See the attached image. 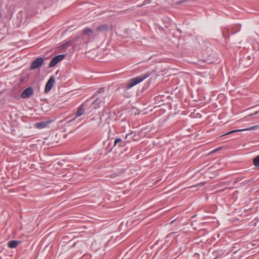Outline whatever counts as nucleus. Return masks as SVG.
Instances as JSON below:
<instances>
[{
  "instance_id": "obj_7",
  "label": "nucleus",
  "mask_w": 259,
  "mask_h": 259,
  "mask_svg": "<svg viewBox=\"0 0 259 259\" xmlns=\"http://www.w3.org/2000/svg\"><path fill=\"white\" fill-rule=\"evenodd\" d=\"M82 34L87 35L89 36L90 39H93L97 36H94V30H92L91 29L88 27L85 28L82 31Z\"/></svg>"
},
{
  "instance_id": "obj_1",
  "label": "nucleus",
  "mask_w": 259,
  "mask_h": 259,
  "mask_svg": "<svg viewBox=\"0 0 259 259\" xmlns=\"http://www.w3.org/2000/svg\"><path fill=\"white\" fill-rule=\"evenodd\" d=\"M150 75V73H147L146 74L142 75L135 78L131 79L128 83L126 85L125 89L128 90L134 85L138 84L139 83L143 81L145 79L147 78Z\"/></svg>"
},
{
  "instance_id": "obj_13",
  "label": "nucleus",
  "mask_w": 259,
  "mask_h": 259,
  "mask_svg": "<svg viewBox=\"0 0 259 259\" xmlns=\"http://www.w3.org/2000/svg\"><path fill=\"white\" fill-rule=\"evenodd\" d=\"M253 162L255 166H259V155L253 158Z\"/></svg>"
},
{
  "instance_id": "obj_15",
  "label": "nucleus",
  "mask_w": 259,
  "mask_h": 259,
  "mask_svg": "<svg viewBox=\"0 0 259 259\" xmlns=\"http://www.w3.org/2000/svg\"><path fill=\"white\" fill-rule=\"evenodd\" d=\"M135 136V134H134V132H131L130 134H128L125 136V139H127L128 138H133L134 140H135V139L134 138V137Z\"/></svg>"
},
{
  "instance_id": "obj_4",
  "label": "nucleus",
  "mask_w": 259,
  "mask_h": 259,
  "mask_svg": "<svg viewBox=\"0 0 259 259\" xmlns=\"http://www.w3.org/2000/svg\"><path fill=\"white\" fill-rule=\"evenodd\" d=\"M34 91L32 87H28L25 89L21 94V97L23 99H27L30 97L33 94Z\"/></svg>"
},
{
  "instance_id": "obj_11",
  "label": "nucleus",
  "mask_w": 259,
  "mask_h": 259,
  "mask_svg": "<svg viewBox=\"0 0 259 259\" xmlns=\"http://www.w3.org/2000/svg\"><path fill=\"white\" fill-rule=\"evenodd\" d=\"M18 244V242L16 240H11L9 242L8 245L11 248H15Z\"/></svg>"
},
{
  "instance_id": "obj_2",
  "label": "nucleus",
  "mask_w": 259,
  "mask_h": 259,
  "mask_svg": "<svg viewBox=\"0 0 259 259\" xmlns=\"http://www.w3.org/2000/svg\"><path fill=\"white\" fill-rule=\"evenodd\" d=\"M109 29V26L106 24L99 25L94 30V36H98L99 33L107 32Z\"/></svg>"
},
{
  "instance_id": "obj_9",
  "label": "nucleus",
  "mask_w": 259,
  "mask_h": 259,
  "mask_svg": "<svg viewBox=\"0 0 259 259\" xmlns=\"http://www.w3.org/2000/svg\"><path fill=\"white\" fill-rule=\"evenodd\" d=\"M84 113V110L83 108V106L81 105L79 107L75 115V118L73 119L74 120L76 118L80 116L81 115H83Z\"/></svg>"
},
{
  "instance_id": "obj_16",
  "label": "nucleus",
  "mask_w": 259,
  "mask_h": 259,
  "mask_svg": "<svg viewBox=\"0 0 259 259\" xmlns=\"http://www.w3.org/2000/svg\"><path fill=\"white\" fill-rule=\"evenodd\" d=\"M70 41H68V42H67L65 44H64L62 46L63 48H66L68 47H69L70 46Z\"/></svg>"
},
{
  "instance_id": "obj_18",
  "label": "nucleus",
  "mask_w": 259,
  "mask_h": 259,
  "mask_svg": "<svg viewBox=\"0 0 259 259\" xmlns=\"http://www.w3.org/2000/svg\"><path fill=\"white\" fill-rule=\"evenodd\" d=\"M104 91V89L103 88H100L98 91H97V93H102Z\"/></svg>"
},
{
  "instance_id": "obj_20",
  "label": "nucleus",
  "mask_w": 259,
  "mask_h": 259,
  "mask_svg": "<svg viewBox=\"0 0 259 259\" xmlns=\"http://www.w3.org/2000/svg\"><path fill=\"white\" fill-rule=\"evenodd\" d=\"M258 113H259V110H258V111H256V112L254 113V115H256V114H258Z\"/></svg>"
},
{
  "instance_id": "obj_8",
  "label": "nucleus",
  "mask_w": 259,
  "mask_h": 259,
  "mask_svg": "<svg viewBox=\"0 0 259 259\" xmlns=\"http://www.w3.org/2000/svg\"><path fill=\"white\" fill-rule=\"evenodd\" d=\"M258 127V125H255V126H253L250 127L246 128V129L233 130V131H230V132L226 133V134L223 135V136L227 135H228V134H231L233 133L237 132H240V131H250V130H255L256 128H257Z\"/></svg>"
},
{
  "instance_id": "obj_6",
  "label": "nucleus",
  "mask_w": 259,
  "mask_h": 259,
  "mask_svg": "<svg viewBox=\"0 0 259 259\" xmlns=\"http://www.w3.org/2000/svg\"><path fill=\"white\" fill-rule=\"evenodd\" d=\"M55 82V80L54 76H51L45 85V92L48 93L51 91L53 88Z\"/></svg>"
},
{
  "instance_id": "obj_12",
  "label": "nucleus",
  "mask_w": 259,
  "mask_h": 259,
  "mask_svg": "<svg viewBox=\"0 0 259 259\" xmlns=\"http://www.w3.org/2000/svg\"><path fill=\"white\" fill-rule=\"evenodd\" d=\"M101 103V101L97 99L95 101H94L92 103V107L94 109H97L100 107V105Z\"/></svg>"
},
{
  "instance_id": "obj_19",
  "label": "nucleus",
  "mask_w": 259,
  "mask_h": 259,
  "mask_svg": "<svg viewBox=\"0 0 259 259\" xmlns=\"http://www.w3.org/2000/svg\"><path fill=\"white\" fill-rule=\"evenodd\" d=\"M222 147H219V148H217V149H214V150H213V151H212V152H213V153L215 152H217V151H218L220 150V149H222Z\"/></svg>"
},
{
  "instance_id": "obj_5",
  "label": "nucleus",
  "mask_w": 259,
  "mask_h": 259,
  "mask_svg": "<svg viewBox=\"0 0 259 259\" xmlns=\"http://www.w3.org/2000/svg\"><path fill=\"white\" fill-rule=\"evenodd\" d=\"M65 56L64 55H59L55 56L53 59L51 60L49 64L50 67H54L56 65L58 62L62 60Z\"/></svg>"
},
{
  "instance_id": "obj_3",
  "label": "nucleus",
  "mask_w": 259,
  "mask_h": 259,
  "mask_svg": "<svg viewBox=\"0 0 259 259\" xmlns=\"http://www.w3.org/2000/svg\"><path fill=\"white\" fill-rule=\"evenodd\" d=\"M44 61L42 58H37L31 63L30 69L34 70L41 67L44 63Z\"/></svg>"
},
{
  "instance_id": "obj_21",
  "label": "nucleus",
  "mask_w": 259,
  "mask_h": 259,
  "mask_svg": "<svg viewBox=\"0 0 259 259\" xmlns=\"http://www.w3.org/2000/svg\"><path fill=\"white\" fill-rule=\"evenodd\" d=\"M147 2V1H144V3H143V4L142 5H146V4H147V2Z\"/></svg>"
},
{
  "instance_id": "obj_14",
  "label": "nucleus",
  "mask_w": 259,
  "mask_h": 259,
  "mask_svg": "<svg viewBox=\"0 0 259 259\" xmlns=\"http://www.w3.org/2000/svg\"><path fill=\"white\" fill-rule=\"evenodd\" d=\"M36 127L39 128H44L46 126V124L45 122H41L36 123Z\"/></svg>"
},
{
  "instance_id": "obj_17",
  "label": "nucleus",
  "mask_w": 259,
  "mask_h": 259,
  "mask_svg": "<svg viewBox=\"0 0 259 259\" xmlns=\"http://www.w3.org/2000/svg\"><path fill=\"white\" fill-rule=\"evenodd\" d=\"M205 182H202V183H200V184H197L195 186H192L191 187H201L202 186H204V184H205Z\"/></svg>"
},
{
  "instance_id": "obj_10",
  "label": "nucleus",
  "mask_w": 259,
  "mask_h": 259,
  "mask_svg": "<svg viewBox=\"0 0 259 259\" xmlns=\"http://www.w3.org/2000/svg\"><path fill=\"white\" fill-rule=\"evenodd\" d=\"M117 145H118V147H122L125 145V143L122 141L120 138L116 139L114 141V146H116Z\"/></svg>"
}]
</instances>
